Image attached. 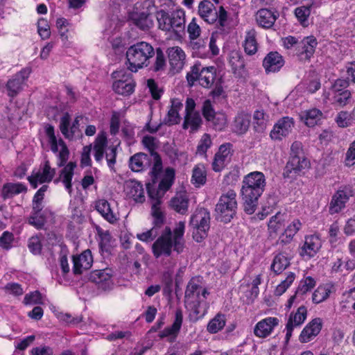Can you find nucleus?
Wrapping results in <instances>:
<instances>
[{
  "label": "nucleus",
  "instance_id": "obj_33",
  "mask_svg": "<svg viewBox=\"0 0 355 355\" xmlns=\"http://www.w3.org/2000/svg\"><path fill=\"white\" fill-rule=\"evenodd\" d=\"M126 195L135 202H142L144 199V191L141 183L135 180L126 182L125 184Z\"/></svg>",
  "mask_w": 355,
  "mask_h": 355
},
{
  "label": "nucleus",
  "instance_id": "obj_40",
  "mask_svg": "<svg viewBox=\"0 0 355 355\" xmlns=\"http://www.w3.org/2000/svg\"><path fill=\"white\" fill-rule=\"evenodd\" d=\"M202 123V119L199 112L185 114L182 128L184 130L190 128L191 132L198 131Z\"/></svg>",
  "mask_w": 355,
  "mask_h": 355
},
{
  "label": "nucleus",
  "instance_id": "obj_6",
  "mask_svg": "<svg viewBox=\"0 0 355 355\" xmlns=\"http://www.w3.org/2000/svg\"><path fill=\"white\" fill-rule=\"evenodd\" d=\"M107 144L106 134L103 132L99 133L94 142V157L97 162L101 163L105 155L108 167L114 171L117 148L114 146H107Z\"/></svg>",
  "mask_w": 355,
  "mask_h": 355
},
{
  "label": "nucleus",
  "instance_id": "obj_42",
  "mask_svg": "<svg viewBox=\"0 0 355 355\" xmlns=\"http://www.w3.org/2000/svg\"><path fill=\"white\" fill-rule=\"evenodd\" d=\"M183 320V315L181 310H177L175 312V320L171 326L165 328L161 332V337H167L169 336H176L180 331Z\"/></svg>",
  "mask_w": 355,
  "mask_h": 355
},
{
  "label": "nucleus",
  "instance_id": "obj_30",
  "mask_svg": "<svg viewBox=\"0 0 355 355\" xmlns=\"http://www.w3.org/2000/svg\"><path fill=\"white\" fill-rule=\"evenodd\" d=\"M76 167V164L73 162H69L60 171L59 178L55 179L54 182L58 183L61 182L65 189L69 194L72 193V184L71 180L73 176L74 168Z\"/></svg>",
  "mask_w": 355,
  "mask_h": 355
},
{
  "label": "nucleus",
  "instance_id": "obj_5",
  "mask_svg": "<svg viewBox=\"0 0 355 355\" xmlns=\"http://www.w3.org/2000/svg\"><path fill=\"white\" fill-rule=\"evenodd\" d=\"M184 248L176 246L175 241L172 238V231L169 227H166L161 235L157 239L152 245V252L155 258L162 256L169 257L172 252L180 254L183 252Z\"/></svg>",
  "mask_w": 355,
  "mask_h": 355
},
{
  "label": "nucleus",
  "instance_id": "obj_62",
  "mask_svg": "<svg viewBox=\"0 0 355 355\" xmlns=\"http://www.w3.org/2000/svg\"><path fill=\"white\" fill-rule=\"evenodd\" d=\"M159 228L153 225L151 229L144 232L137 234V237L139 240L143 242L148 243L153 241L159 235Z\"/></svg>",
  "mask_w": 355,
  "mask_h": 355
},
{
  "label": "nucleus",
  "instance_id": "obj_50",
  "mask_svg": "<svg viewBox=\"0 0 355 355\" xmlns=\"http://www.w3.org/2000/svg\"><path fill=\"white\" fill-rule=\"evenodd\" d=\"M161 201L157 199L152 205V215L153 217V225L160 228L164 223V216L161 210Z\"/></svg>",
  "mask_w": 355,
  "mask_h": 355
},
{
  "label": "nucleus",
  "instance_id": "obj_18",
  "mask_svg": "<svg viewBox=\"0 0 355 355\" xmlns=\"http://www.w3.org/2000/svg\"><path fill=\"white\" fill-rule=\"evenodd\" d=\"M317 44V40L313 36L307 37L301 40L296 48V55L299 60H309L315 52Z\"/></svg>",
  "mask_w": 355,
  "mask_h": 355
},
{
  "label": "nucleus",
  "instance_id": "obj_26",
  "mask_svg": "<svg viewBox=\"0 0 355 355\" xmlns=\"http://www.w3.org/2000/svg\"><path fill=\"white\" fill-rule=\"evenodd\" d=\"M302 227V223L298 219H295L284 230V232L279 236L276 242V245L282 246V250L284 245L291 243L294 236L298 232Z\"/></svg>",
  "mask_w": 355,
  "mask_h": 355
},
{
  "label": "nucleus",
  "instance_id": "obj_31",
  "mask_svg": "<svg viewBox=\"0 0 355 355\" xmlns=\"http://www.w3.org/2000/svg\"><path fill=\"white\" fill-rule=\"evenodd\" d=\"M96 239L98 242L100 250L103 253L110 254L111 253L112 236L108 230H104L100 226L94 224Z\"/></svg>",
  "mask_w": 355,
  "mask_h": 355
},
{
  "label": "nucleus",
  "instance_id": "obj_24",
  "mask_svg": "<svg viewBox=\"0 0 355 355\" xmlns=\"http://www.w3.org/2000/svg\"><path fill=\"white\" fill-rule=\"evenodd\" d=\"M322 322L320 318L313 319L302 331L299 340L302 343H308L313 340L320 332Z\"/></svg>",
  "mask_w": 355,
  "mask_h": 355
},
{
  "label": "nucleus",
  "instance_id": "obj_53",
  "mask_svg": "<svg viewBox=\"0 0 355 355\" xmlns=\"http://www.w3.org/2000/svg\"><path fill=\"white\" fill-rule=\"evenodd\" d=\"M225 324V315L218 313L208 323L207 331L211 334H216L221 330L224 327Z\"/></svg>",
  "mask_w": 355,
  "mask_h": 355
},
{
  "label": "nucleus",
  "instance_id": "obj_64",
  "mask_svg": "<svg viewBox=\"0 0 355 355\" xmlns=\"http://www.w3.org/2000/svg\"><path fill=\"white\" fill-rule=\"evenodd\" d=\"M211 144L212 142L209 135L204 134L198 144L196 153L201 155H205L211 147Z\"/></svg>",
  "mask_w": 355,
  "mask_h": 355
},
{
  "label": "nucleus",
  "instance_id": "obj_32",
  "mask_svg": "<svg viewBox=\"0 0 355 355\" xmlns=\"http://www.w3.org/2000/svg\"><path fill=\"white\" fill-rule=\"evenodd\" d=\"M171 32L176 36L181 37L184 33L185 13L183 10H177L171 14Z\"/></svg>",
  "mask_w": 355,
  "mask_h": 355
},
{
  "label": "nucleus",
  "instance_id": "obj_17",
  "mask_svg": "<svg viewBox=\"0 0 355 355\" xmlns=\"http://www.w3.org/2000/svg\"><path fill=\"white\" fill-rule=\"evenodd\" d=\"M307 317V309L304 306H300L295 313H291L286 325V339L288 340L292 336L295 328L300 327Z\"/></svg>",
  "mask_w": 355,
  "mask_h": 355
},
{
  "label": "nucleus",
  "instance_id": "obj_47",
  "mask_svg": "<svg viewBox=\"0 0 355 355\" xmlns=\"http://www.w3.org/2000/svg\"><path fill=\"white\" fill-rule=\"evenodd\" d=\"M191 182L196 187H200L206 182V171L204 165L198 164L193 169Z\"/></svg>",
  "mask_w": 355,
  "mask_h": 355
},
{
  "label": "nucleus",
  "instance_id": "obj_51",
  "mask_svg": "<svg viewBox=\"0 0 355 355\" xmlns=\"http://www.w3.org/2000/svg\"><path fill=\"white\" fill-rule=\"evenodd\" d=\"M156 18L158 22V27L159 29L171 32V14H168L164 10H160L157 12Z\"/></svg>",
  "mask_w": 355,
  "mask_h": 355
},
{
  "label": "nucleus",
  "instance_id": "obj_41",
  "mask_svg": "<svg viewBox=\"0 0 355 355\" xmlns=\"http://www.w3.org/2000/svg\"><path fill=\"white\" fill-rule=\"evenodd\" d=\"M243 47L245 52L249 55H252L257 51V32L254 29L246 32Z\"/></svg>",
  "mask_w": 355,
  "mask_h": 355
},
{
  "label": "nucleus",
  "instance_id": "obj_39",
  "mask_svg": "<svg viewBox=\"0 0 355 355\" xmlns=\"http://www.w3.org/2000/svg\"><path fill=\"white\" fill-rule=\"evenodd\" d=\"M285 220V214L280 211H278L270 218L268 223V230L270 237L277 236L279 231L284 226Z\"/></svg>",
  "mask_w": 355,
  "mask_h": 355
},
{
  "label": "nucleus",
  "instance_id": "obj_45",
  "mask_svg": "<svg viewBox=\"0 0 355 355\" xmlns=\"http://www.w3.org/2000/svg\"><path fill=\"white\" fill-rule=\"evenodd\" d=\"M333 285L325 284L319 286L312 295V300L315 304H319L326 300L332 293Z\"/></svg>",
  "mask_w": 355,
  "mask_h": 355
},
{
  "label": "nucleus",
  "instance_id": "obj_20",
  "mask_svg": "<svg viewBox=\"0 0 355 355\" xmlns=\"http://www.w3.org/2000/svg\"><path fill=\"white\" fill-rule=\"evenodd\" d=\"M110 269L95 270L90 272V281L103 291H108L114 284Z\"/></svg>",
  "mask_w": 355,
  "mask_h": 355
},
{
  "label": "nucleus",
  "instance_id": "obj_57",
  "mask_svg": "<svg viewBox=\"0 0 355 355\" xmlns=\"http://www.w3.org/2000/svg\"><path fill=\"white\" fill-rule=\"evenodd\" d=\"M185 229V223L184 222L180 221L175 228L172 231V238L174 239L176 246L180 248V246H182L184 248V240L183 239L184 233Z\"/></svg>",
  "mask_w": 355,
  "mask_h": 355
},
{
  "label": "nucleus",
  "instance_id": "obj_36",
  "mask_svg": "<svg viewBox=\"0 0 355 355\" xmlns=\"http://www.w3.org/2000/svg\"><path fill=\"white\" fill-rule=\"evenodd\" d=\"M250 115L241 112L239 113L234 118L232 124V131L239 135L245 133L250 125Z\"/></svg>",
  "mask_w": 355,
  "mask_h": 355
},
{
  "label": "nucleus",
  "instance_id": "obj_1",
  "mask_svg": "<svg viewBox=\"0 0 355 355\" xmlns=\"http://www.w3.org/2000/svg\"><path fill=\"white\" fill-rule=\"evenodd\" d=\"M241 190L243 200V209L248 214H253L258 205V200L266 187V178L263 173L254 171L244 176Z\"/></svg>",
  "mask_w": 355,
  "mask_h": 355
},
{
  "label": "nucleus",
  "instance_id": "obj_25",
  "mask_svg": "<svg viewBox=\"0 0 355 355\" xmlns=\"http://www.w3.org/2000/svg\"><path fill=\"white\" fill-rule=\"evenodd\" d=\"M309 161L304 156H290L289 160L284 171V176L289 178L292 172L297 173L309 168Z\"/></svg>",
  "mask_w": 355,
  "mask_h": 355
},
{
  "label": "nucleus",
  "instance_id": "obj_58",
  "mask_svg": "<svg viewBox=\"0 0 355 355\" xmlns=\"http://www.w3.org/2000/svg\"><path fill=\"white\" fill-rule=\"evenodd\" d=\"M28 221L31 225L37 230H41L45 225L46 219L41 214V211L34 210L33 209V212L28 218Z\"/></svg>",
  "mask_w": 355,
  "mask_h": 355
},
{
  "label": "nucleus",
  "instance_id": "obj_4",
  "mask_svg": "<svg viewBox=\"0 0 355 355\" xmlns=\"http://www.w3.org/2000/svg\"><path fill=\"white\" fill-rule=\"evenodd\" d=\"M236 193L229 189L219 198L216 205V218L217 220L227 223L234 217L237 209Z\"/></svg>",
  "mask_w": 355,
  "mask_h": 355
},
{
  "label": "nucleus",
  "instance_id": "obj_12",
  "mask_svg": "<svg viewBox=\"0 0 355 355\" xmlns=\"http://www.w3.org/2000/svg\"><path fill=\"white\" fill-rule=\"evenodd\" d=\"M55 175V169L51 167L49 161L46 160L37 172L28 177V180L31 186L36 189L39 184L51 182Z\"/></svg>",
  "mask_w": 355,
  "mask_h": 355
},
{
  "label": "nucleus",
  "instance_id": "obj_21",
  "mask_svg": "<svg viewBox=\"0 0 355 355\" xmlns=\"http://www.w3.org/2000/svg\"><path fill=\"white\" fill-rule=\"evenodd\" d=\"M277 318L268 317L258 322L254 328V334L259 338H266L271 334L274 328L279 324Z\"/></svg>",
  "mask_w": 355,
  "mask_h": 355
},
{
  "label": "nucleus",
  "instance_id": "obj_14",
  "mask_svg": "<svg viewBox=\"0 0 355 355\" xmlns=\"http://www.w3.org/2000/svg\"><path fill=\"white\" fill-rule=\"evenodd\" d=\"M352 196L353 190L349 186H345L338 189L332 196L329 208V213L334 214L340 212Z\"/></svg>",
  "mask_w": 355,
  "mask_h": 355
},
{
  "label": "nucleus",
  "instance_id": "obj_63",
  "mask_svg": "<svg viewBox=\"0 0 355 355\" xmlns=\"http://www.w3.org/2000/svg\"><path fill=\"white\" fill-rule=\"evenodd\" d=\"M295 278V275L294 272H290L286 278L282 281L276 288L275 289V295H282L287 288L291 285Z\"/></svg>",
  "mask_w": 355,
  "mask_h": 355
},
{
  "label": "nucleus",
  "instance_id": "obj_38",
  "mask_svg": "<svg viewBox=\"0 0 355 355\" xmlns=\"http://www.w3.org/2000/svg\"><path fill=\"white\" fill-rule=\"evenodd\" d=\"M26 191L27 187L24 184L21 182H9L3 184L1 189V196L3 199H8Z\"/></svg>",
  "mask_w": 355,
  "mask_h": 355
},
{
  "label": "nucleus",
  "instance_id": "obj_34",
  "mask_svg": "<svg viewBox=\"0 0 355 355\" xmlns=\"http://www.w3.org/2000/svg\"><path fill=\"white\" fill-rule=\"evenodd\" d=\"M150 164L149 156L144 153H138L130 157L129 167L134 172H141L146 170Z\"/></svg>",
  "mask_w": 355,
  "mask_h": 355
},
{
  "label": "nucleus",
  "instance_id": "obj_8",
  "mask_svg": "<svg viewBox=\"0 0 355 355\" xmlns=\"http://www.w3.org/2000/svg\"><path fill=\"white\" fill-rule=\"evenodd\" d=\"M216 69L214 67H204L200 63H196L187 74L189 84L192 86L196 81L205 88H211L216 80Z\"/></svg>",
  "mask_w": 355,
  "mask_h": 355
},
{
  "label": "nucleus",
  "instance_id": "obj_59",
  "mask_svg": "<svg viewBox=\"0 0 355 355\" xmlns=\"http://www.w3.org/2000/svg\"><path fill=\"white\" fill-rule=\"evenodd\" d=\"M48 189L49 186L47 184H44L35 194L33 199V209L34 210L42 211L43 208L42 201L45 192L48 190Z\"/></svg>",
  "mask_w": 355,
  "mask_h": 355
},
{
  "label": "nucleus",
  "instance_id": "obj_60",
  "mask_svg": "<svg viewBox=\"0 0 355 355\" xmlns=\"http://www.w3.org/2000/svg\"><path fill=\"white\" fill-rule=\"evenodd\" d=\"M46 134L49 137V142L51 145V150L58 154L61 149V145L60 144V140L58 141L54 133V128L52 125H48L45 130Z\"/></svg>",
  "mask_w": 355,
  "mask_h": 355
},
{
  "label": "nucleus",
  "instance_id": "obj_43",
  "mask_svg": "<svg viewBox=\"0 0 355 355\" xmlns=\"http://www.w3.org/2000/svg\"><path fill=\"white\" fill-rule=\"evenodd\" d=\"M290 265V261L285 252L278 253L273 259L271 264V270L275 274L282 272Z\"/></svg>",
  "mask_w": 355,
  "mask_h": 355
},
{
  "label": "nucleus",
  "instance_id": "obj_56",
  "mask_svg": "<svg viewBox=\"0 0 355 355\" xmlns=\"http://www.w3.org/2000/svg\"><path fill=\"white\" fill-rule=\"evenodd\" d=\"M295 15L298 21L303 26H307L308 19L311 15V6H300L295 9Z\"/></svg>",
  "mask_w": 355,
  "mask_h": 355
},
{
  "label": "nucleus",
  "instance_id": "obj_29",
  "mask_svg": "<svg viewBox=\"0 0 355 355\" xmlns=\"http://www.w3.org/2000/svg\"><path fill=\"white\" fill-rule=\"evenodd\" d=\"M283 57L277 51L270 52L263 60V67L266 73H275L284 66Z\"/></svg>",
  "mask_w": 355,
  "mask_h": 355
},
{
  "label": "nucleus",
  "instance_id": "obj_46",
  "mask_svg": "<svg viewBox=\"0 0 355 355\" xmlns=\"http://www.w3.org/2000/svg\"><path fill=\"white\" fill-rule=\"evenodd\" d=\"M189 200L184 194H177L171 200V207L177 212L184 214L188 210Z\"/></svg>",
  "mask_w": 355,
  "mask_h": 355
},
{
  "label": "nucleus",
  "instance_id": "obj_7",
  "mask_svg": "<svg viewBox=\"0 0 355 355\" xmlns=\"http://www.w3.org/2000/svg\"><path fill=\"white\" fill-rule=\"evenodd\" d=\"M200 17L208 24L216 22L218 28H223L227 25V12L223 6L218 10L209 0H203L198 5Z\"/></svg>",
  "mask_w": 355,
  "mask_h": 355
},
{
  "label": "nucleus",
  "instance_id": "obj_37",
  "mask_svg": "<svg viewBox=\"0 0 355 355\" xmlns=\"http://www.w3.org/2000/svg\"><path fill=\"white\" fill-rule=\"evenodd\" d=\"M96 211L109 223H114L118 220L116 213L112 209L110 203L105 199H101L96 202Z\"/></svg>",
  "mask_w": 355,
  "mask_h": 355
},
{
  "label": "nucleus",
  "instance_id": "obj_28",
  "mask_svg": "<svg viewBox=\"0 0 355 355\" xmlns=\"http://www.w3.org/2000/svg\"><path fill=\"white\" fill-rule=\"evenodd\" d=\"M315 286V281L311 277H306L301 280L295 295H292L288 300V308H291L295 300H302L303 295L311 291Z\"/></svg>",
  "mask_w": 355,
  "mask_h": 355
},
{
  "label": "nucleus",
  "instance_id": "obj_10",
  "mask_svg": "<svg viewBox=\"0 0 355 355\" xmlns=\"http://www.w3.org/2000/svg\"><path fill=\"white\" fill-rule=\"evenodd\" d=\"M87 254L89 249L85 250L81 254L73 257V271L75 275H83L85 284H83L77 289V294L80 300L86 301L87 294L89 293V286L87 284L89 275V261H87Z\"/></svg>",
  "mask_w": 355,
  "mask_h": 355
},
{
  "label": "nucleus",
  "instance_id": "obj_52",
  "mask_svg": "<svg viewBox=\"0 0 355 355\" xmlns=\"http://www.w3.org/2000/svg\"><path fill=\"white\" fill-rule=\"evenodd\" d=\"M207 122L209 127L216 130H222L226 126L227 119L225 114L218 112L211 116L210 120H207Z\"/></svg>",
  "mask_w": 355,
  "mask_h": 355
},
{
  "label": "nucleus",
  "instance_id": "obj_13",
  "mask_svg": "<svg viewBox=\"0 0 355 355\" xmlns=\"http://www.w3.org/2000/svg\"><path fill=\"white\" fill-rule=\"evenodd\" d=\"M31 68L25 67L15 73L6 84V89L9 96L14 97L23 89L28 78L31 73Z\"/></svg>",
  "mask_w": 355,
  "mask_h": 355
},
{
  "label": "nucleus",
  "instance_id": "obj_9",
  "mask_svg": "<svg viewBox=\"0 0 355 355\" xmlns=\"http://www.w3.org/2000/svg\"><path fill=\"white\" fill-rule=\"evenodd\" d=\"M190 225L193 228V237L201 242L207 236L210 227V214L205 208L197 209L191 216Z\"/></svg>",
  "mask_w": 355,
  "mask_h": 355
},
{
  "label": "nucleus",
  "instance_id": "obj_3",
  "mask_svg": "<svg viewBox=\"0 0 355 355\" xmlns=\"http://www.w3.org/2000/svg\"><path fill=\"white\" fill-rule=\"evenodd\" d=\"M125 55L128 69L137 72L149 65L150 60L155 55V49L150 43L138 42L128 47Z\"/></svg>",
  "mask_w": 355,
  "mask_h": 355
},
{
  "label": "nucleus",
  "instance_id": "obj_35",
  "mask_svg": "<svg viewBox=\"0 0 355 355\" xmlns=\"http://www.w3.org/2000/svg\"><path fill=\"white\" fill-rule=\"evenodd\" d=\"M171 108L168 111L166 116L164 118V123L168 125L178 124L180 122V116L179 111L183 107V104L178 98H173L171 101Z\"/></svg>",
  "mask_w": 355,
  "mask_h": 355
},
{
  "label": "nucleus",
  "instance_id": "obj_27",
  "mask_svg": "<svg viewBox=\"0 0 355 355\" xmlns=\"http://www.w3.org/2000/svg\"><path fill=\"white\" fill-rule=\"evenodd\" d=\"M169 64L175 72H179L184 67L185 53L179 46L170 47L167 50Z\"/></svg>",
  "mask_w": 355,
  "mask_h": 355
},
{
  "label": "nucleus",
  "instance_id": "obj_22",
  "mask_svg": "<svg viewBox=\"0 0 355 355\" xmlns=\"http://www.w3.org/2000/svg\"><path fill=\"white\" fill-rule=\"evenodd\" d=\"M321 247V241L316 235L305 236L304 243L300 249V256L310 259L313 257Z\"/></svg>",
  "mask_w": 355,
  "mask_h": 355
},
{
  "label": "nucleus",
  "instance_id": "obj_2",
  "mask_svg": "<svg viewBox=\"0 0 355 355\" xmlns=\"http://www.w3.org/2000/svg\"><path fill=\"white\" fill-rule=\"evenodd\" d=\"M209 294L207 289L196 283L195 279H192L188 283L184 295L185 306L196 315V318H202L206 313L208 308L206 299Z\"/></svg>",
  "mask_w": 355,
  "mask_h": 355
},
{
  "label": "nucleus",
  "instance_id": "obj_15",
  "mask_svg": "<svg viewBox=\"0 0 355 355\" xmlns=\"http://www.w3.org/2000/svg\"><path fill=\"white\" fill-rule=\"evenodd\" d=\"M84 116L82 115L77 116L70 125L71 118L68 113H65L61 118L60 121V129L61 132L66 138L71 139L74 136H79L80 133V122H83Z\"/></svg>",
  "mask_w": 355,
  "mask_h": 355
},
{
  "label": "nucleus",
  "instance_id": "obj_19",
  "mask_svg": "<svg viewBox=\"0 0 355 355\" xmlns=\"http://www.w3.org/2000/svg\"><path fill=\"white\" fill-rule=\"evenodd\" d=\"M279 17V12L268 8H261L254 15L257 24L264 29L271 28Z\"/></svg>",
  "mask_w": 355,
  "mask_h": 355
},
{
  "label": "nucleus",
  "instance_id": "obj_11",
  "mask_svg": "<svg viewBox=\"0 0 355 355\" xmlns=\"http://www.w3.org/2000/svg\"><path fill=\"white\" fill-rule=\"evenodd\" d=\"M115 78H119L112 84L113 90L118 94L129 96L133 93L135 87V82L130 73L116 71L113 73Z\"/></svg>",
  "mask_w": 355,
  "mask_h": 355
},
{
  "label": "nucleus",
  "instance_id": "obj_55",
  "mask_svg": "<svg viewBox=\"0 0 355 355\" xmlns=\"http://www.w3.org/2000/svg\"><path fill=\"white\" fill-rule=\"evenodd\" d=\"M351 97L352 94L349 90L334 92L333 104L343 107L348 104Z\"/></svg>",
  "mask_w": 355,
  "mask_h": 355
},
{
  "label": "nucleus",
  "instance_id": "obj_44",
  "mask_svg": "<svg viewBox=\"0 0 355 355\" xmlns=\"http://www.w3.org/2000/svg\"><path fill=\"white\" fill-rule=\"evenodd\" d=\"M135 24L142 31H146L153 26V19L147 12H141L136 14L133 17Z\"/></svg>",
  "mask_w": 355,
  "mask_h": 355
},
{
  "label": "nucleus",
  "instance_id": "obj_61",
  "mask_svg": "<svg viewBox=\"0 0 355 355\" xmlns=\"http://www.w3.org/2000/svg\"><path fill=\"white\" fill-rule=\"evenodd\" d=\"M156 55L155 62L152 67L154 71H163L166 67V59L163 51L160 48L156 49L155 51Z\"/></svg>",
  "mask_w": 355,
  "mask_h": 355
},
{
  "label": "nucleus",
  "instance_id": "obj_48",
  "mask_svg": "<svg viewBox=\"0 0 355 355\" xmlns=\"http://www.w3.org/2000/svg\"><path fill=\"white\" fill-rule=\"evenodd\" d=\"M175 179V170L173 168H166L164 175L160 181L158 187L162 193H164L170 189Z\"/></svg>",
  "mask_w": 355,
  "mask_h": 355
},
{
  "label": "nucleus",
  "instance_id": "obj_49",
  "mask_svg": "<svg viewBox=\"0 0 355 355\" xmlns=\"http://www.w3.org/2000/svg\"><path fill=\"white\" fill-rule=\"evenodd\" d=\"M175 179V170L173 168H166L164 175L160 181L158 187L162 193H164L170 189Z\"/></svg>",
  "mask_w": 355,
  "mask_h": 355
},
{
  "label": "nucleus",
  "instance_id": "obj_54",
  "mask_svg": "<svg viewBox=\"0 0 355 355\" xmlns=\"http://www.w3.org/2000/svg\"><path fill=\"white\" fill-rule=\"evenodd\" d=\"M322 114L320 110L314 108L306 111L302 118L304 119L305 124L307 126L313 127L320 120Z\"/></svg>",
  "mask_w": 355,
  "mask_h": 355
},
{
  "label": "nucleus",
  "instance_id": "obj_16",
  "mask_svg": "<svg viewBox=\"0 0 355 355\" xmlns=\"http://www.w3.org/2000/svg\"><path fill=\"white\" fill-rule=\"evenodd\" d=\"M294 127V121L292 118L285 116L274 125L270 136L273 140L280 141L289 135Z\"/></svg>",
  "mask_w": 355,
  "mask_h": 355
},
{
  "label": "nucleus",
  "instance_id": "obj_23",
  "mask_svg": "<svg viewBox=\"0 0 355 355\" xmlns=\"http://www.w3.org/2000/svg\"><path fill=\"white\" fill-rule=\"evenodd\" d=\"M231 147L232 145L229 143L220 146L218 151L215 155L212 164L214 171L216 172L220 171L225 164L230 161L232 156Z\"/></svg>",
  "mask_w": 355,
  "mask_h": 355
}]
</instances>
